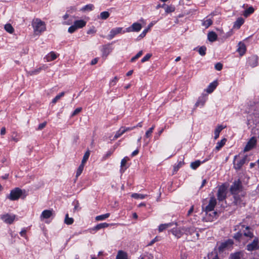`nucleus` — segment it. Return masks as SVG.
I'll return each mask as SVG.
<instances>
[{
  "instance_id": "1",
  "label": "nucleus",
  "mask_w": 259,
  "mask_h": 259,
  "mask_svg": "<svg viewBox=\"0 0 259 259\" xmlns=\"http://www.w3.org/2000/svg\"><path fill=\"white\" fill-rule=\"evenodd\" d=\"M251 228L249 226H245L244 225L240 223L235 226V231H238L237 233L234 234L233 238L238 241H240L243 236L248 237L250 239L253 238L254 235Z\"/></svg>"
},
{
  "instance_id": "2",
  "label": "nucleus",
  "mask_w": 259,
  "mask_h": 259,
  "mask_svg": "<svg viewBox=\"0 0 259 259\" xmlns=\"http://www.w3.org/2000/svg\"><path fill=\"white\" fill-rule=\"evenodd\" d=\"M32 26L36 34H39L46 29V25L44 22L39 19H35L32 21Z\"/></svg>"
},
{
  "instance_id": "3",
  "label": "nucleus",
  "mask_w": 259,
  "mask_h": 259,
  "mask_svg": "<svg viewBox=\"0 0 259 259\" xmlns=\"http://www.w3.org/2000/svg\"><path fill=\"white\" fill-rule=\"evenodd\" d=\"M23 192H25L24 190L23 191L19 188H15L11 191L7 198L12 201L18 200L22 195Z\"/></svg>"
},
{
  "instance_id": "4",
  "label": "nucleus",
  "mask_w": 259,
  "mask_h": 259,
  "mask_svg": "<svg viewBox=\"0 0 259 259\" xmlns=\"http://www.w3.org/2000/svg\"><path fill=\"white\" fill-rule=\"evenodd\" d=\"M242 189V185L241 181L240 179L235 181L230 188V192L232 194L236 195Z\"/></svg>"
},
{
  "instance_id": "5",
  "label": "nucleus",
  "mask_w": 259,
  "mask_h": 259,
  "mask_svg": "<svg viewBox=\"0 0 259 259\" xmlns=\"http://www.w3.org/2000/svg\"><path fill=\"white\" fill-rule=\"evenodd\" d=\"M227 188L224 185L220 186L219 187L217 196V199L219 201H223L225 200L227 197Z\"/></svg>"
},
{
  "instance_id": "6",
  "label": "nucleus",
  "mask_w": 259,
  "mask_h": 259,
  "mask_svg": "<svg viewBox=\"0 0 259 259\" xmlns=\"http://www.w3.org/2000/svg\"><path fill=\"white\" fill-rule=\"evenodd\" d=\"M234 241L230 239H228L223 242H221L218 247V250L219 252H223L227 249L230 248L233 244Z\"/></svg>"
},
{
  "instance_id": "7",
  "label": "nucleus",
  "mask_w": 259,
  "mask_h": 259,
  "mask_svg": "<svg viewBox=\"0 0 259 259\" xmlns=\"http://www.w3.org/2000/svg\"><path fill=\"white\" fill-rule=\"evenodd\" d=\"M259 240L257 237H255L250 243L246 245V249L248 251H252L259 249Z\"/></svg>"
},
{
  "instance_id": "8",
  "label": "nucleus",
  "mask_w": 259,
  "mask_h": 259,
  "mask_svg": "<svg viewBox=\"0 0 259 259\" xmlns=\"http://www.w3.org/2000/svg\"><path fill=\"white\" fill-rule=\"evenodd\" d=\"M216 204V199L214 197H212L210 198L208 204L206 205L204 208L203 207H202V209L206 213H207L209 211L213 210Z\"/></svg>"
},
{
  "instance_id": "9",
  "label": "nucleus",
  "mask_w": 259,
  "mask_h": 259,
  "mask_svg": "<svg viewBox=\"0 0 259 259\" xmlns=\"http://www.w3.org/2000/svg\"><path fill=\"white\" fill-rule=\"evenodd\" d=\"M257 140L256 138L254 137H251L247 142L245 147H244L243 150L244 152H247L251 150L255 146Z\"/></svg>"
},
{
  "instance_id": "10",
  "label": "nucleus",
  "mask_w": 259,
  "mask_h": 259,
  "mask_svg": "<svg viewBox=\"0 0 259 259\" xmlns=\"http://www.w3.org/2000/svg\"><path fill=\"white\" fill-rule=\"evenodd\" d=\"M16 218V215L15 214H10L9 213H7L6 214H4L1 215V219L6 223L8 224H11L13 223L14 220Z\"/></svg>"
},
{
  "instance_id": "11",
  "label": "nucleus",
  "mask_w": 259,
  "mask_h": 259,
  "mask_svg": "<svg viewBox=\"0 0 259 259\" xmlns=\"http://www.w3.org/2000/svg\"><path fill=\"white\" fill-rule=\"evenodd\" d=\"M237 157V156H235L234 157V167L236 170H239L242 166L244 165V164L245 163L247 160V156L245 155L241 159H240L239 161L237 162V163H235V160L236 158Z\"/></svg>"
},
{
  "instance_id": "12",
  "label": "nucleus",
  "mask_w": 259,
  "mask_h": 259,
  "mask_svg": "<svg viewBox=\"0 0 259 259\" xmlns=\"http://www.w3.org/2000/svg\"><path fill=\"white\" fill-rule=\"evenodd\" d=\"M258 57L257 56L253 55L249 57L247 60L248 64L252 67H255L257 65Z\"/></svg>"
},
{
  "instance_id": "13",
  "label": "nucleus",
  "mask_w": 259,
  "mask_h": 259,
  "mask_svg": "<svg viewBox=\"0 0 259 259\" xmlns=\"http://www.w3.org/2000/svg\"><path fill=\"white\" fill-rule=\"evenodd\" d=\"M54 210L52 209H46L44 210L40 215L41 219H47L53 215Z\"/></svg>"
},
{
  "instance_id": "14",
  "label": "nucleus",
  "mask_w": 259,
  "mask_h": 259,
  "mask_svg": "<svg viewBox=\"0 0 259 259\" xmlns=\"http://www.w3.org/2000/svg\"><path fill=\"white\" fill-rule=\"evenodd\" d=\"M122 28L117 27L111 29L109 34V38L110 39H112L116 34L121 33Z\"/></svg>"
},
{
  "instance_id": "15",
  "label": "nucleus",
  "mask_w": 259,
  "mask_h": 259,
  "mask_svg": "<svg viewBox=\"0 0 259 259\" xmlns=\"http://www.w3.org/2000/svg\"><path fill=\"white\" fill-rule=\"evenodd\" d=\"M130 160V158L126 156L124 157L121 161V164H120V171L121 173H123L124 172L125 169L128 167V166H126L127 162Z\"/></svg>"
},
{
  "instance_id": "16",
  "label": "nucleus",
  "mask_w": 259,
  "mask_h": 259,
  "mask_svg": "<svg viewBox=\"0 0 259 259\" xmlns=\"http://www.w3.org/2000/svg\"><path fill=\"white\" fill-rule=\"evenodd\" d=\"M142 28V25L140 23H133L131 27H129L127 29V31H139Z\"/></svg>"
},
{
  "instance_id": "17",
  "label": "nucleus",
  "mask_w": 259,
  "mask_h": 259,
  "mask_svg": "<svg viewBox=\"0 0 259 259\" xmlns=\"http://www.w3.org/2000/svg\"><path fill=\"white\" fill-rule=\"evenodd\" d=\"M246 51V48L245 44L243 42H239L238 44V48L237 52L239 53L240 56L243 55Z\"/></svg>"
},
{
  "instance_id": "18",
  "label": "nucleus",
  "mask_w": 259,
  "mask_h": 259,
  "mask_svg": "<svg viewBox=\"0 0 259 259\" xmlns=\"http://www.w3.org/2000/svg\"><path fill=\"white\" fill-rule=\"evenodd\" d=\"M206 100V96L203 95L201 97H199L197 102L195 103V106L197 107L199 106H203Z\"/></svg>"
},
{
  "instance_id": "19",
  "label": "nucleus",
  "mask_w": 259,
  "mask_h": 259,
  "mask_svg": "<svg viewBox=\"0 0 259 259\" xmlns=\"http://www.w3.org/2000/svg\"><path fill=\"white\" fill-rule=\"evenodd\" d=\"M218 82L217 80H215L214 81H213L212 82L210 83L209 85L208 86L207 89H206V92L208 93H211L214 90V89L217 88V85H218Z\"/></svg>"
},
{
  "instance_id": "20",
  "label": "nucleus",
  "mask_w": 259,
  "mask_h": 259,
  "mask_svg": "<svg viewBox=\"0 0 259 259\" xmlns=\"http://www.w3.org/2000/svg\"><path fill=\"white\" fill-rule=\"evenodd\" d=\"M244 20L242 17L238 18L234 23L233 28L239 29L241 26L244 23Z\"/></svg>"
},
{
  "instance_id": "21",
  "label": "nucleus",
  "mask_w": 259,
  "mask_h": 259,
  "mask_svg": "<svg viewBox=\"0 0 259 259\" xmlns=\"http://www.w3.org/2000/svg\"><path fill=\"white\" fill-rule=\"evenodd\" d=\"M45 67L44 65L37 68L33 70L27 71V74L29 75H33L38 74L41 70H45Z\"/></svg>"
},
{
  "instance_id": "22",
  "label": "nucleus",
  "mask_w": 259,
  "mask_h": 259,
  "mask_svg": "<svg viewBox=\"0 0 259 259\" xmlns=\"http://www.w3.org/2000/svg\"><path fill=\"white\" fill-rule=\"evenodd\" d=\"M217 34L213 31H210L207 34V38L211 42L215 41L217 39Z\"/></svg>"
},
{
  "instance_id": "23",
  "label": "nucleus",
  "mask_w": 259,
  "mask_h": 259,
  "mask_svg": "<svg viewBox=\"0 0 259 259\" xmlns=\"http://www.w3.org/2000/svg\"><path fill=\"white\" fill-rule=\"evenodd\" d=\"M225 127L222 125H219L217 126L216 128L214 130V140H217L219 137L220 135V133L221 132L224 128Z\"/></svg>"
},
{
  "instance_id": "24",
  "label": "nucleus",
  "mask_w": 259,
  "mask_h": 259,
  "mask_svg": "<svg viewBox=\"0 0 259 259\" xmlns=\"http://www.w3.org/2000/svg\"><path fill=\"white\" fill-rule=\"evenodd\" d=\"M171 233L178 238H180L183 234V232L179 228H173L171 230Z\"/></svg>"
},
{
  "instance_id": "25",
  "label": "nucleus",
  "mask_w": 259,
  "mask_h": 259,
  "mask_svg": "<svg viewBox=\"0 0 259 259\" xmlns=\"http://www.w3.org/2000/svg\"><path fill=\"white\" fill-rule=\"evenodd\" d=\"M116 259H127V254L122 250H119L117 253Z\"/></svg>"
},
{
  "instance_id": "26",
  "label": "nucleus",
  "mask_w": 259,
  "mask_h": 259,
  "mask_svg": "<svg viewBox=\"0 0 259 259\" xmlns=\"http://www.w3.org/2000/svg\"><path fill=\"white\" fill-rule=\"evenodd\" d=\"M77 28H81L84 27L86 24V22L83 20H76L74 22Z\"/></svg>"
},
{
  "instance_id": "27",
  "label": "nucleus",
  "mask_w": 259,
  "mask_h": 259,
  "mask_svg": "<svg viewBox=\"0 0 259 259\" xmlns=\"http://www.w3.org/2000/svg\"><path fill=\"white\" fill-rule=\"evenodd\" d=\"M254 11V8L252 7H250L244 11L243 15L245 17L247 18L250 14H252Z\"/></svg>"
},
{
  "instance_id": "28",
  "label": "nucleus",
  "mask_w": 259,
  "mask_h": 259,
  "mask_svg": "<svg viewBox=\"0 0 259 259\" xmlns=\"http://www.w3.org/2000/svg\"><path fill=\"white\" fill-rule=\"evenodd\" d=\"M226 141L227 139L226 138H224L221 141L218 142L217 144L215 149L218 151L220 150L221 148L225 145Z\"/></svg>"
},
{
  "instance_id": "29",
  "label": "nucleus",
  "mask_w": 259,
  "mask_h": 259,
  "mask_svg": "<svg viewBox=\"0 0 259 259\" xmlns=\"http://www.w3.org/2000/svg\"><path fill=\"white\" fill-rule=\"evenodd\" d=\"M109 226V224L106 223H100L98 225H97L96 226L94 227L93 230H99L102 228H107Z\"/></svg>"
},
{
  "instance_id": "30",
  "label": "nucleus",
  "mask_w": 259,
  "mask_h": 259,
  "mask_svg": "<svg viewBox=\"0 0 259 259\" xmlns=\"http://www.w3.org/2000/svg\"><path fill=\"white\" fill-rule=\"evenodd\" d=\"M172 223H167V224H162L159 225L158 227V230L159 232H162L166 229L171 227L172 226Z\"/></svg>"
},
{
  "instance_id": "31",
  "label": "nucleus",
  "mask_w": 259,
  "mask_h": 259,
  "mask_svg": "<svg viewBox=\"0 0 259 259\" xmlns=\"http://www.w3.org/2000/svg\"><path fill=\"white\" fill-rule=\"evenodd\" d=\"M74 220L72 218H69V215L67 213L65 215V219H64V223L66 225H70L73 223Z\"/></svg>"
},
{
  "instance_id": "32",
  "label": "nucleus",
  "mask_w": 259,
  "mask_h": 259,
  "mask_svg": "<svg viewBox=\"0 0 259 259\" xmlns=\"http://www.w3.org/2000/svg\"><path fill=\"white\" fill-rule=\"evenodd\" d=\"M94 8V6L93 4H88L84 6L81 9L82 11H92Z\"/></svg>"
},
{
  "instance_id": "33",
  "label": "nucleus",
  "mask_w": 259,
  "mask_h": 259,
  "mask_svg": "<svg viewBox=\"0 0 259 259\" xmlns=\"http://www.w3.org/2000/svg\"><path fill=\"white\" fill-rule=\"evenodd\" d=\"M201 163L202 162L199 160H196L194 162H191L190 166L193 169H196L200 166Z\"/></svg>"
},
{
  "instance_id": "34",
  "label": "nucleus",
  "mask_w": 259,
  "mask_h": 259,
  "mask_svg": "<svg viewBox=\"0 0 259 259\" xmlns=\"http://www.w3.org/2000/svg\"><path fill=\"white\" fill-rule=\"evenodd\" d=\"M125 133V131L123 130V126L121 127L120 129L116 132L114 139H116L121 136L123 134Z\"/></svg>"
},
{
  "instance_id": "35",
  "label": "nucleus",
  "mask_w": 259,
  "mask_h": 259,
  "mask_svg": "<svg viewBox=\"0 0 259 259\" xmlns=\"http://www.w3.org/2000/svg\"><path fill=\"white\" fill-rule=\"evenodd\" d=\"M241 202H242V200H241L240 196L238 195L237 194L234 195L233 203L235 205H240Z\"/></svg>"
},
{
  "instance_id": "36",
  "label": "nucleus",
  "mask_w": 259,
  "mask_h": 259,
  "mask_svg": "<svg viewBox=\"0 0 259 259\" xmlns=\"http://www.w3.org/2000/svg\"><path fill=\"white\" fill-rule=\"evenodd\" d=\"M110 216L109 213H107L104 214L98 215L96 217V220L99 221L104 220L107 218H108Z\"/></svg>"
},
{
  "instance_id": "37",
  "label": "nucleus",
  "mask_w": 259,
  "mask_h": 259,
  "mask_svg": "<svg viewBox=\"0 0 259 259\" xmlns=\"http://www.w3.org/2000/svg\"><path fill=\"white\" fill-rule=\"evenodd\" d=\"M229 259H241V252H236L234 253H231Z\"/></svg>"
},
{
  "instance_id": "38",
  "label": "nucleus",
  "mask_w": 259,
  "mask_h": 259,
  "mask_svg": "<svg viewBox=\"0 0 259 259\" xmlns=\"http://www.w3.org/2000/svg\"><path fill=\"white\" fill-rule=\"evenodd\" d=\"M109 16L110 14L108 12L104 11L100 13L99 18L102 20H106L109 17Z\"/></svg>"
},
{
  "instance_id": "39",
  "label": "nucleus",
  "mask_w": 259,
  "mask_h": 259,
  "mask_svg": "<svg viewBox=\"0 0 259 259\" xmlns=\"http://www.w3.org/2000/svg\"><path fill=\"white\" fill-rule=\"evenodd\" d=\"M90 154V151L88 150V151H87L85 152V153H84V154L83 155V158L81 160V164L84 165L85 163L87 162V161L89 159Z\"/></svg>"
},
{
  "instance_id": "40",
  "label": "nucleus",
  "mask_w": 259,
  "mask_h": 259,
  "mask_svg": "<svg viewBox=\"0 0 259 259\" xmlns=\"http://www.w3.org/2000/svg\"><path fill=\"white\" fill-rule=\"evenodd\" d=\"M47 57L48 61H51L55 60L57 56L54 52H51Z\"/></svg>"
},
{
  "instance_id": "41",
  "label": "nucleus",
  "mask_w": 259,
  "mask_h": 259,
  "mask_svg": "<svg viewBox=\"0 0 259 259\" xmlns=\"http://www.w3.org/2000/svg\"><path fill=\"white\" fill-rule=\"evenodd\" d=\"M147 196V195H144L142 194H138V193H133L132 195V197L135 198V199H144L145 198V197Z\"/></svg>"
},
{
  "instance_id": "42",
  "label": "nucleus",
  "mask_w": 259,
  "mask_h": 259,
  "mask_svg": "<svg viewBox=\"0 0 259 259\" xmlns=\"http://www.w3.org/2000/svg\"><path fill=\"white\" fill-rule=\"evenodd\" d=\"M84 165L82 164H80L78 168L77 169L76 173V177L77 178L79 177L81 174L82 173L83 168H84Z\"/></svg>"
},
{
  "instance_id": "43",
  "label": "nucleus",
  "mask_w": 259,
  "mask_h": 259,
  "mask_svg": "<svg viewBox=\"0 0 259 259\" xmlns=\"http://www.w3.org/2000/svg\"><path fill=\"white\" fill-rule=\"evenodd\" d=\"M5 29L10 33H12L14 31V28L10 24H7L5 25Z\"/></svg>"
},
{
  "instance_id": "44",
  "label": "nucleus",
  "mask_w": 259,
  "mask_h": 259,
  "mask_svg": "<svg viewBox=\"0 0 259 259\" xmlns=\"http://www.w3.org/2000/svg\"><path fill=\"white\" fill-rule=\"evenodd\" d=\"M206 48L204 46H202L199 48L198 52L201 56H203L206 54Z\"/></svg>"
},
{
  "instance_id": "45",
  "label": "nucleus",
  "mask_w": 259,
  "mask_h": 259,
  "mask_svg": "<svg viewBox=\"0 0 259 259\" xmlns=\"http://www.w3.org/2000/svg\"><path fill=\"white\" fill-rule=\"evenodd\" d=\"M155 125H153L151 127H150L146 132L145 134V137L146 138H149L151 136L152 133H153V131L154 129Z\"/></svg>"
},
{
  "instance_id": "46",
  "label": "nucleus",
  "mask_w": 259,
  "mask_h": 259,
  "mask_svg": "<svg viewBox=\"0 0 259 259\" xmlns=\"http://www.w3.org/2000/svg\"><path fill=\"white\" fill-rule=\"evenodd\" d=\"M212 24V21L210 19H207L206 20L204 21L202 25L205 27V28H208L209 26H210Z\"/></svg>"
},
{
  "instance_id": "47",
  "label": "nucleus",
  "mask_w": 259,
  "mask_h": 259,
  "mask_svg": "<svg viewBox=\"0 0 259 259\" xmlns=\"http://www.w3.org/2000/svg\"><path fill=\"white\" fill-rule=\"evenodd\" d=\"M143 54V51H139L136 56H135L134 57H133L131 59V62H134L136 59H138L140 57H141Z\"/></svg>"
},
{
  "instance_id": "48",
  "label": "nucleus",
  "mask_w": 259,
  "mask_h": 259,
  "mask_svg": "<svg viewBox=\"0 0 259 259\" xmlns=\"http://www.w3.org/2000/svg\"><path fill=\"white\" fill-rule=\"evenodd\" d=\"M183 230L185 231L186 234L189 233L190 234H192V233L195 232V230L193 227L188 228L185 230H184V229H183Z\"/></svg>"
},
{
  "instance_id": "49",
  "label": "nucleus",
  "mask_w": 259,
  "mask_h": 259,
  "mask_svg": "<svg viewBox=\"0 0 259 259\" xmlns=\"http://www.w3.org/2000/svg\"><path fill=\"white\" fill-rule=\"evenodd\" d=\"M152 56L151 54H146L141 60V62L144 63L146 61H147Z\"/></svg>"
},
{
  "instance_id": "50",
  "label": "nucleus",
  "mask_w": 259,
  "mask_h": 259,
  "mask_svg": "<svg viewBox=\"0 0 259 259\" xmlns=\"http://www.w3.org/2000/svg\"><path fill=\"white\" fill-rule=\"evenodd\" d=\"M77 29V28L76 26L74 24L73 25H72L69 27L68 31L69 33H72L74 32V31H75Z\"/></svg>"
},
{
  "instance_id": "51",
  "label": "nucleus",
  "mask_w": 259,
  "mask_h": 259,
  "mask_svg": "<svg viewBox=\"0 0 259 259\" xmlns=\"http://www.w3.org/2000/svg\"><path fill=\"white\" fill-rule=\"evenodd\" d=\"M175 7L167 6L165 11L166 13H169L174 12L175 11Z\"/></svg>"
},
{
  "instance_id": "52",
  "label": "nucleus",
  "mask_w": 259,
  "mask_h": 259,
  "mask_svg": "<svg viewBox=\"0 0 259 259\" xmlns=\"http://www.w3.org/2000/svg\"><path fill=\"white\" fill-rule=\"evenodd\" d=\"M184 164L183 161L179 162L178 165L177 166H174V170L175 171H177L179 170V169Z\"/></svg>"
},
{
  "instance_id": "53",
  "label": "nucleus",
  "mask_w": 259,
  "mask_h": 259,
  "mask_svg": "<svg viewBox=\"0 0 259 259\" xmlns=\"http://www.w3.org/2000/svg\"><path fill=\"white\" fill-rule=\"evenodd\" d=\"M103 55L107 56L109 53V49L108 47L104 46L102 51Z\"/></svg>"
},
{
  "instance_id": "54",
  "label": "nucleus",
  "mask_w": 259,
  "mask_h": 259,
  "mask_svg": "<svg viewBox=\"0 0 259 259\" xmlns=\"http://www.w3.org/2000/svg\"><path fill=\"white\" fill-rule=\"evenodd\" d=\"M82 110V108L79 107L76 108L72 113L71 116L73 117L76 115H77L78 113H79Z\"/></svg>"
},
{
  "instance_id": "55",
  "label": "nucleus",
  "mask_w": 259,
  "mask_h": 259,
  "mask_svg": "<svg viewBox=\"0 0 259 259\" xmlns=\"http://www.w3.org/2000/svg\"><path fill=\"white\" fill-rule=\"evenodd\" d=\"M223 68V65L221 63H217L215 65V69L218 71H220Z\"/></svg>"
},
{
  "instance_id": "56",
  "label": "nucleus",
  "mask_w": 259,
  "mask_h": 259,
  "mask_svg": "<svg viewBox=\"0 0 259 259\" xmlns=\"http://www.w3.org/2000/svg\"><path fill=\"white\" fill-rule=\"evenodd\" d=\"M117 80H118V78H117V76H115V77H114V78H113V79L110 81V86H113V85H114L116 84V82H117Z\"/></svg>"
},
{
  "instance_id": "57",
  "label": "nucleus",
  "mask_w": 259,
  "mask_h": 259,
  "mask_svg": "<svg viewBox=\"0 0 259 259\" xmlns=\"http://www.w3.org/2000/svg\"><path fill=\"white\" fill-rule=\"evenodd\" d=\"M136 128V126H131V127H125L123 126V130L125 131V133L127 132L131 131Z\"/></svg>"
},
{
  "instance_id": "58",
  "label": "nucleus",
  "mask_w": 259,
  "mask_h": 259,
  "mask_svg": "<svg viewBox=\"0 0 259 259\" xmlns=\"http://www.w3.org/2000/svg\"><path fill=\"white\" fill-rule=\"evenodd\" d=\"M47 124V122H44L40 124H39L38 127H37V130H41L42 129H43L46 125Z\"/></svg>"
},
{
  "instance_id": "59",
  "label": "nucleus",
  "mask_w": 259,
  "mask_h": 259,
  "mask_svg": "<svg viewBox=\"0 0 259 259\" xmlns=\"http://www.w3.org/2000/svg\"><path fill=\"white\" fill-rule=\"evenodd\" d=\"M148 31V28H146V29H144L143 31V32L140 34L139 37H142V38L144 37L146 35V34L147 33Z\"/></svg>"
},
{
  "instance_id": "60",
  "label": "nucleus",
  "mask_w": 259,
  "mask_h": 259,
  "mask_svg": "<svg viewBox=\"0 0 259 259\" xmlns=\"http://www.w3.org/2000/svg\"><path fill=\"white\" fill-rule=\"evenodd\" d=\"M60 98L57 95L52 100V103L55 104Z\"/></svg>"
},
{
  "instance_id": "61",
  "label": "nucleus",
  "mask_w": 259,
  "mask_h": 259,
  "mask_svg": "<svg viewBox=\"0 0 259 259\" xmlns=\"http://www.w3.org/2000/svg\"><path fill=\"white\" fill-rule=\"evenodd\" d=\"M157 237H155L154 239L152 240L148 244V246L152 245L156 241H157Z\"/></svg>"
},
{
  "instance_id": "62",
  "label": "nucleus",
  "mask_w": 259,
  "mask_h": 259,
  "mask_svg": "<svg viewBox=\"0 0 259 259\" xmlns=\"http://www.w3.org/2000/svg\"><path fill=\"white\" fill-rule=\"evenodd\" d=\"M194 210V206L192 205L191 208H190V209L188 210V213H187V215H190L191 213Z\"/></svg>"
},
{
  "instance_id": "63",
  "label": "nucleus",
  "mask_w": 259,
  "mask_h": 259,
  "mask_svg": "<svg viewBox=\"0 0 259 259\" xmlns=\"http://www.w3.org/2000/svg\"><path fill=\"white\" fill-rule=\"evenodd\" d=\"M96 32V30H95L94 28H91V29H90L88 32H87V33L88 34H93V33H94Z\"/></svg>"
},
{
  "instance_id": "64",
  "label": "nucleus",
  "mask_w": 259,
  "mask_h": 259,
  "mask_svg": "<svg viewBox=\"0 0 259 259\" xmlns=\"http://www.w3.org/2000/svg\"><path fill=\"white\" fill-rule=\"evenodd\" d=\"M139 150L138 149H136V150H135L134 151H133L131 154V156L132 157L133 156H136V155H137L138 153H139Z\"/></svg>"
}]
</instances>
